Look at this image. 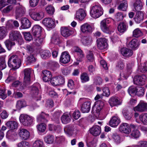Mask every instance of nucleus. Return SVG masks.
I'll use <instances>...</instances> for the list:
<instances>
[{"mask_svg": "<svg viewBox=\"0 0 147 147\" xmlns=\"http://www.w3.org/2000/svg\"><path fill=\"white\" fill-rule=\"evenodd\" d=\"M24 82L26 84H29L30 78V69L27 68L25 69L24 70Z\"/></svg>", "mask_w": 147, "mask_h": 147, "instance_id": "obj_27", "label": "nucleus"}, {"mask_svg": "<svg viewBox=\"0 0 147 147\" xmlns=\"http://www.w3.org/2000/svg\"><path fill=\"white\" fill-rule=\"evenodd\" d=\"M70 57L68 53L66 51L63 52L60 56V62L63 63H68L70 60Z\"/></svg>", "mask_w": 147, "mask_h": 147, "instance_id": "obj_19", "label": "nucleus"}, {"mask_svg": "<svg viewBox=\"0 0 147 147\" xmlns=\"http://www.w3.org/2000/svg\"><path fill=\"white\" fill-rule=\"evenodd\" d=\"M42 29V28L38 25H34L32 29V34L34 36H40Z\"/></svg>", "mask_w": 147, "mask_h": 147, "instance_id": "obj_17", "label": "nucleus"}, {"mask_svg": "<svg viewBox=\"0 0 147 147\" xmlns=\"http://www.w3.org/2000/svg\"><path fill=\"white\" fill-rule=\"evenodd\" d=\"M17 6L16 7L15 11V17L16 19L23 16L25 13V9L20 3H17L16 4Z\"/></svg>", "mask_w": 147, "mask_h": 147, "instance_id": "obj_8", "label": "nucleus"}, {"mask_svg": "<svg viewBox=\"0 0 147 147\" xmlns=\"http://www.w3.org/2000/svg\"><path fill=\"white\" fill-rule=\"evenodd\" d=\"M34 43L37 46H40L42 45L43 38L40 36H34Z\"/></svg>", "mask_w": 147, "mask_h": 147, "instance_id": "obj_47", "label": "nucleus"}, {"mask_svg": "<svg viewBox=\"0 0 147 147\" xmlns=\"http://www.w3.org/2000/svg\"><path fill=\"white\" fill-rule=\"evenodd\" d=\"M61 34L62 36L65 37H67L72 34V31L68 28L62 27L61 28Z\"/></svg>", "mask_w": 147, "mask_h": 147, "instance_id": "obj_25", "label": "nucleus"}, {"mask_svg": "<svg viewBox=\"0 0 147 147\" xmlns=\"http://www.w3.org/2000/svg\"><path fill=\"white\" fill-rule=\"evenodd\" d=\"M129 46L132 49L137 48L139 45L137 40L135 38L133 39L129 43Z\"/></svg>", "mask_w": 147, "mask_h": 147, "instance_id": "obj_42", "label": "nucleus"}, {"mask_svg": "<svg viewBox=\"0 0 147 147\" xmlns=\"http://www.w3.org/2000/svg\"><path fill=\"white\" fill-rule=\"evenodd\" d=\"M104 105L103 101L98 100L96 101L95 105L92 108V112L95 117L98 118L99 117L104 119L106 117L107 113L103 111H101Z\"/></svg>", "mask_w": 147, "mask_h": 147, "instance_id": "obj_1", "label": "nucleus"}, {"mask_svg": "<svg viewBox=\"0 0 147 147\" xmlns=\"http://www.w3.org/2000/svg\"><path fill=\"white\" fill-rule=\"evenodd\" d=\"M86 16V14L84 10L82 9H80L76 12L75 17L80 20H82Z\"/></svg>", "mask_w": 147, "mask_h": 147, "instance_id": "obj_30", "label": "nucleus"}, {"mask_svg": "<svg viewBox=\"0 0 147 147\" xmlns=\"http://www.w3.org/2000/svg\"><path fill=\"white\" fill-rule=\"evenodd\" d=\"M109 102L111 107L116 106L121 104V102L115 96H112L109 99Z\"/></svg>", "mask_w": 147, "mask_h": 147, "instance_id": "obj_32", "label": "nucleus"}, {"mask_svg": "<svg viewBox=\"0 0 147 147\" xmlns=\"http://www.w3.org/2000/svg\"><path fill=\"white\" fill-rule=\"evenodd\" d=\"M57 86L61 85L64 84L65 83L64 78L61 76L56 77Z\"/></svg>", "mask_w": 147, "mask_h": 147, "instance_id": "obj_58", "label": "nucleus"}, {"mask_svg": "<svg viewBox=\"0 0 147 147\" xmlns=\"http://www.w3.org/2000/svg\"><path fill=\"white\" fill-rule=\"evenodd\" d=\"M40 56L43 59H47L49 58L51 56V53L48 50L43 51L40 52Z\"/></svg>", "mask_w": 147, "mask_h": 147, "instance_id": "obj_38", "label": "nucleus"}, {"mask_svg": "<svg viewBox=\"0 0 147 147\" xmlns=\"http://www.w3.org/2000/svg\"><path fill=\"white\" fill-rule=\"evenodd\" d=\"M128 26L126 23H121L118 26V30L120 32H124L127 29Z\"/></svg>", "mask_w": 147, "mask_h": 147, "instance_id": "obj_37", "label": "nucleus"}, {"mask_svg": "<svg viewBox=\"0 0 147 147\" xmlns=\"http://www.w3.org/2000/svg\"><path fill=\"white\" fill-rule=\"evenodd\" d=\"M13 0H1L0 1V10L9 3H13Z\"/></svg>", "mask_w": 147, "mask_h": 147, "instance_id": "obj_45", "label": "nucleus"}, {"mask_svg": "<svg viewBox=\"0 0 147 147\" xmlns=\"http://www.w3.org/2000/svg\"><path fill=\"white\" fill-rule=\"evenodd\" d=\"M4 43L9 50H10L12 47L15 45V42H14L11 41L9 39L6 40L4 42Z\"/></svg>", "mask_w": 147, "mask_h": 147, "instance_id": "obj_46", "label": "nucleus"}, {"mask_svg": "<svg viewBox=\"0 0 147 147\" xmlns=\"http://www.w3.org/2000/svg\"><path fill=\"white\" fill-rule=\"evenodd\" d=\"M90 133L93 136H96L100 134L101 132V128L98 125L93 126L90 130Z\"/></svg>", "mask_w": 147, "mask_h": 147, "instance_id": "obj_22", "label": "nucleus"}, {"mask_svg": "<svg viewBox=\"0 0 147 147\" xmlns=\"http://www.w3.org/2000/svg\"><path fill=\"white\" fill-rule=\"evenodd\" d=\"M43 77V80L45 82H47L50 80L52 77V75L51 72L47 70H45L42 72Z\"/></svg>", "mask_w": 147, "mask_h": 147, "instance_id": "obj_31", "label": "nucleus"}, {"mask_svg": "<svg viewBox=\"0 0 147 147\" xmlns=\"http://www.w3.org/2000/svg\"><path fill=\"white\" fill-rule=\"evenodd\" d=\"M81 31L84 33H88L92 32V28L87 24H84L81 26Z\"/></svg>", "mask_w": 147, "mask_h": 147, "instance_id": "obj_29", "label": "nucleus"}, {"mask_svg": "<svg viewBox=\"0 0 147 147\" xmlns=\"http://www.w3.org/2000/svg\"><path fill=\"white\" fill-rule=\"evenodd\" d=\"M98 48L100 50L106 49L108 46L107 39L105 38H98L96 40Z\"/></svg>", "mask_w": 147, "mask_h": 147, "instance_id": "obj_11", "label": "nucleus"}, {"mask_svg": "<svg viewBox=\"0 0 147 147\" xmlns=\"http://www.w3.org/2000/svg\"><path fill=\"white\" fill-rule=\"evenodd\" d=\"M123 18V15L121 12H117L115 15V20L117 21H119L122 20Z\"/></svg>", "mask_w": 147, "mask_h": 147, "instance_id": "obj_59", "label": "nucleus"}, {"mask_svg": "<svg viewBox=\"0 0 147 147\" xmlns=\"http://www.w3.org/2000/svg\"><path fill=\"white\" fill-rule=\"evenodd\" d=\"M62 112L61 111H57L55 112L53 115L52 119L53 120H57L59 118Z\"/></svg>", "mask_w": 147, "mask_h": 147, "instance_id": "obj_63", "label": "nucleus"}, {"mask_svg": "<svg viewBox=\"0 0 147 147\" xmlns=\"http://www.w3.org/2000/svg\"><path fill=\"white\" fill-rule=\"evenodd\" d=\"M121 52L123 56L126 57H130L133 54V51L131 50L126 47L121 48Z\"/></svg>", "mask_w": 147, "mask_h": 147, "instance_id": "obj_24", "label": "nucleus"}, {"mask_svg": "<svg viewBox=\"0 0 147 147\" xmlns=\"http://www.w3.org/2000/svg\"><path fill=\"white\" fill-rule=\"evenodd\" d=\"M91 16L94 18H97L101 16L103 13V10L101 6L98 3L93 4L90 8Z\"/></svg>", "mask_w": 147, "mask_h": 147, "instance_id": "obj_3", "label": "nucleus"}, {"mask_svg": "<svg viewBox=\"0 0 147 147\" xmlns=\"http://www.w3.org/2000/svg\"><path fill=\"white\" fill-rule=\"evenodd\" d=\"M6 67L5 58L3 57H0V70L3 69Z\"/></svg>", "mask_w": 147, "mask_h": 147, "instance_id": "obj_57", "label": "nucleus"}, {"mask_svg": "<svg viewBox=\"0 0 147 147\" xmlns=\"http://www.w3.org/2000/svg\"><path fill=\"white\" fill-rule=\"evenodd\" d=\"M122 112L124 117L126 120H129L131 119L133 115L132 113L129 112L126 108H124Z\"/></svg>", "mask_w": 147, "mask_h": 147, "instance_id": "obj_36", "label": "nucleus"}, {"mask_svg": "<svg viewBox=\"0 0 147 147\" xmlns=\"http://www.w3.org/2000/svg\"><path fill=\"white\" fill-rule=\"evenodd\" d=\"M18 134L22 140H26L29 138L30 136L29 132L25 129H19L18 130Z\"/></svg>", "mask_w": 147, "mask_h": 147, "instance_id": "obj_14", "label": "nucleus"}, {"mask_svg": "<svg viewBox=\"0 0 147 147\" xmlns=\"http://www.w3.org/2000/svg\"><path fill=\"white\" fill-rule=\"evenodd\" d=\"M17 146L18 147H29V144L28 142L22 141L18 143Z\"/></svg>", "mask_w": 147, "mask_h": 147, "instance_id": "obj_62", "label": "nucleus"}, {"mask_svg": "<svg viewBox=\"0 0 147 147\" xmlns=\"http://www.w3.org/2000/svg\"><path fill=\"white\" fill-rule=\"evenodd\" d=\"M51 42L55 44H59L60 43L59 36L57 34L54 35L51 39Z\"/></svg>", "mask_w": 147, "mask_h": 147, "instance_id": "obj_49", "label": "nucleus"}, {"mask_svg": "<svg viewBox=\"0 0 147 147\" xmlns=\"http://www.w3.org/2000/svg\"><path fill=\"white\" fill-rule=\"evenodd\" d=\"M21 63V60L17 56L12 55L9 59L8 65L9 67L15 70L20 67Z\"/></svg>", "mask_w": 147, "mask_h": 147, "instance_id": "obj_4", "label": "nucleus"}, {"mask_svg": "<svg viewBox=\"0 0 147 147\" xmlns=\"http://www.w3.org/2000/svg\"><path fill=\"white\" fill-rule=\"evenodd\" d=\"M144 89L142 87H137L136 94L138 96H142L144 94Z\"/></svg>", "mask_w": 147, "mask_h": 147, "instance_id": "obj_53", "label": "nucleus"}, {"mask_svg": "<svg viewBox=\"0 0 147 147\" xmlns=\"http://www.w3.org/2000/svg\"><path fill=\"white\" fill-rule=\"evenodd\" d=\"M6 90V89L4 87L0 88V98L3 100H4L7 97Z\"/></svg>", "mask_w": 147, "mask_h": 147, "instance_id": "obj_54", "label": "nucleus"}, {"mask_svg": "<svg viewBox=\"0 0 147 147\" xmlns=\"http://www.w3.org/2000/svg\"><path fill=\"white\" fill-rule=\"evenodd\" d=\"M144 13L142 11L138 12L134 18L136 22L138 23H140L144 19Z\"/></svg>", "mask_w": 147, "mask_h": 147, "instance_id": "obj_35", "label": "nucleus"}, {"mask_svg": "<svg viewBox=\"0 0 147 147\" xmlns=\"http://www.w3.org/2000/svg\"><path fill=\"white\" fill-rule=\"evenodd\" d=\"M75 127L73 125H69L66 126L64 128L65 132L69 136H72L74 131L76 130Z\"/></svg>", "mask_w": 147, "mask_h": 147, "instance_id": "obj_23", "label": "nucleus"}, {"mask_svg": "<svg viewBox=\"0 0 147 147\" xmlns=\"http://www.w3.org/2000/svg\"><path fill=\"white\" fill-rule=\"evenodd\" d=\"M29 14L31 18L35 21H39L43 17V15L42 13H38L30 11Z\"/></svg>", "mask_w": 147, "mask_h": 147, "instance_id": "obj_18", "label": "nucleus"}, {"mask_svg": "<svg viewBox=\"0 0 147 147\" xmlns=\"http://www.w3.org/2000/svg\"><path fill=\"white\" fill-rule=\"evenodd\" d=\"M71 118L70 115L67 113H64L61 118L62 123L65 124L69 123L71 121Z\"/></svg>", "mask_w": 147, "mask_h": 147, "instance_id": "obj_33", "label": "nucleus"}, {"mask_svg": "<svg viewBox=\"0 0 147 147\" xmlns=\"http://www.w3.org/2000/svg\"><path fill=\"white\" fill-rule=\"evenodd\" d=\"M36 59L33 55H31L27 57L26 61L28 64H31L34 63L36 61Z\"/></svg>", "mask_w": 147, "mask_h": 147, "instance_id": "obj_52", "label": "nucleus"}, {"mask_svg": "<svg viewBox=\"0 0 147 147\" xmlns=\"http://www.w3.org/2000/svg\"><path fill=\"white\" fill-rule=\"evenodd\" d=\"M137 87L131 86L129 87L128 92L129 94L132 96H134L136 94Z\"/></svg>", "mask_w": 147, "mask_h": 147, "instance_id": "obj_44", "label": "nucleus"}, {"mask_svg": "<svg viewBox=\"0 0 147 147\" xmlns=\"http://www.w3.org/2000/svg\"><path fill=\"white\" fill-rule=\"evenodd\" d=\"M42 23L46 27L49 28H53L55 26V21L51 18H45L42 20Z\"/></svg>", "mask_w": 147, "mask_h": 147, "instance_id": "obj_13", "label": "nucleus"}, {"mask_svg": "<svg viewBox=\"0 0 147 147\" xmlns=\"http://www.w3.org/2000/svg\"><path fill=\"white\" fill-rule=\"evenodd\" d=\"M119 131L126 134H129L131 131V129L129 125L127 123H121L119 127Z\"/></svg>", "mask_w": 147, "mask_h": 147, "instance_id": "obj_15", "label": "nucleus"}, {"mask_svg": "<svg viewBox=\"0 0 147 147\" xmlns=\"http://www.w3.org/2000/svg\"><path fill=\"white\" fill-rule=\"evenodd\" d=\"M7 34V30L5 27H0V39L2 40L5 37Z\"/></svg>", "mask_w": 147, "mask_h": 147, "instance_id": "obj_41", "label": "nucleus"}, {"mask_svg": "<svg viewBox=\"0 0 147 147\" xmlns=\"http://www.w3.org/2000/svg\"><path fill=\"white\" fill-rule=\"evenodd\" d=\"M39 86L38 84H33L31 87L30 94L33 97L35 98L36 100H39L41 97L38 95V86Z\"/></svg>", "mask_w": 147, "mask_h": 147, "instance_id": "obj_9", "label": "nucleus"}, {"mask_svg": "<svg viewBox=\"0 0 147 147\" xmlns=\"http://www.w3.org/2000/svg\"><path fill=\"white\" fill-rule=\"evenodd\" d=\"M81 41L84 45H88L92 42V38L90 36H84L82 38Z\"/></svg>", "mask_w": 147, "mask_h": 147, "instance_id": "obj_39", "label": "nucleus"}, {"mask_svg": "<svg viewBox=\"0 0 147 147\" xmlns=\"http://www.w3.org/2000/svg\"><path fill=\"white\" fill-rule=\"evenodd\" d=\"M44 140L46 143L48 144H51L54 141V137L52 135H48L45 137Z\"/></svg>", "mask_w": 147, "mask_h": 147, "instance_id": "obj_50", "label": "nucleus"}, {"mask_svg": "<svg viewBox=\"0 0 147 147\" xmlns=\"http://www.w3.org/2000/svg\"><path fill=\"white\" fill-rule=\"evenodd\" d=\"M49 118V115L46 114L43 112H42L40 114L37 116V122L44 123H41L37 126V129L39 131L41 132L45 131L46 129V126L45 123L47 122V120Z\"/></svg>", "mask_w": 147, "mask_h": 147, "instance_id": "obj_2", "label": "nucleus"}, {"mask_svg": "<svg viewBox=\"0 0 147 147\" xmlns=\"http://www.w3.org/2000/svg\"><path fill=\"white\" fill-rule=\"evenodd\" d=\"M134 111L142 112L147 111V103L140 102L138 105L134 108Z\"/></svg>", "mask_w": 147, "mask_h": 147, "instance_id": "obj_16", "label": "nucleus"}, {"mask_svg": "<svg viewBox=\"0 0 147 147\" xmlns=\"http://www.w3.org/2000/svg\"><path fill=\"white\" fill-rule=\"evenodd\" d=\"M74 51L76 53L77 56L76 58L78 62L82 61L84 57V54L82 50L78 47H75Z\"/></svg>", "mask_w": 147, "mask_h": 147, "instance_id": "obj_20", "label": "nucleus"}, {"mask_svg": "<svg viewBox=\"0 0 147 147\" xmlns=\"http://www.w3.org/2000/svg\"><path fill=\"white\" fill-rule=\"evenodd\" d=\"M21 27L23 29L29 28L31 27V22L26 18H22L21 19Z\"/></svg>", "mask_w": 147, "mask_h": 147, "instance_id": "obj_21", "label": "nucleus"}, {"mask_svg": "<svg viewBox=\"0 0 147 147\" xmlns=\"http://www.w3.org/2000/svg\"><path fill=\"white\" fill-rule=\"evenodd\" d=\"M85 100L84 98H81L80 99V101L84 102L81 106V111L83 113H88L90 109V102L89 101H85Z\"/></svg>", "mask_w": 147, "mask_h": 147, "instance_id": "obj_10", "label": "nucleus"}, {"mask_svg": "<svg viewBox=\"0 0 147 147\" xmlns=\"http://www.w3.org/2000/svg\"><path fill=\"white\" fill-rule=\"evenodd\" d=\"M143 34L139 28L135 29L133 32V36L134 37L138 38Z\"/></svg>", "mask_w": 147, "mask_h": 147, "instance_id": "obj_48", "label": "nucleus"}, {"mask_svg": "<svg viewBox=\"0 0 147 147\" xmlns=\"http://www.w3.org/2000/svg\"><path fill=\"white\" fill-rule=\"evenodd\" d=\"M146 79V76L144 75L136 76L134 79V83L137 85H142L144 84Z\"/></svg>", "mask_w": 147, "mask_h": 147, "instance_id": "obj_12", "label": "nucleus"}, {"mask_svg": "<svg viewBox=\"0 0 147 147\" xmlns=\"http://www.w3.org/2000/svg\"><path fill=\"white\" fill-rule=\"evenodd\" d=\"M6 125L9 129L13 130L16 129L18 127V123L15 121H11L7 122Z\"/></svg>", "mask_w": 147, "mask_h": 147, "instance_id": "obj_28", "label": "nucleus"}, {"mask_svg": "<svg viewBox=\"0 0 147 147\" xmlns=\"http://www.w3.org/2000/svg\"><path fill=\"white\" fill-rule=\"evenodd\" d=\"M128 7L127 2L125 0H123L118 7L119 10L123 11L126 10Z\"/></svg>", "mask_w": 147, "mask_h": 147, "instance_id": "obj_40", "label": "nucleus"}, {"mask_svg": "<svg viewBox=\"0 0 147 147\" xmlns=\"http://www.w3.org/2000/svg\"><path fill=\"white\" fill-rule=\"evenodd\" d=\"M131 135L134 138H137L140 136V133L139 131L137 129L132 131Z\"/></svg>", "mask_w": 147, "mask_h": 147, "instance_id": "obj_61", "label": "nucleus"}, {"mask_svg": "<svg viewBox=\"0 0 147 147\" xmlns=\"http://www.w3.org/2000/svg\"><path fill=\"white\" fill-rule=\"evenodd\" d=\"M120 122V121L119 118L116 116H113L110 121L109 125L111 127H115Z\"/></svg>", "mask_w": 147, "mask_h": 147, "instance_id": "obj_26", "label": "nucleus"}, {"mask_svg": "<svg viewBox=\"0 0 147 147\" xmlns=\"http://www.w3.org/2000/svg\"><path fill=\"white\" fill-rule=\"evenodd\" d=\"M13 5H9L4 8L3 9L2 12L3 13H8L13 9Z\"/></svg>", "mask_w": 147, "mask_h": 147, "instance_id": "obj_60", "label": "nucleus"}, {"mask_svg": "<svg viewBox=\"0 0 147 147\" xmlns=\"http://www.w3.org/2000/svg\"><path fill=\"white\" fill-rule=\"evenodd\" d=\"M20 122L25 126H29L31 125L33 122V118L25 114H21L19 117Z\"/></svg>", "mask_w": 147, "mask_h": 147, "instance_id": "obj_7", "label": "nucleus"}, {"mask_svg": "<svg viewBox=\"0 0 147 147\" xmlns=\"http://www.w3.org/2000/svg\"><path fill=\"white\" fill-rule=\"evenodd\" d=\"M33 147H44L43 142L40 140H36L33 144Z\"/></svg>", "mask_w": 147, "mask_h": 147, "instance_id": "obj_55", "label": "nucleus"}, {"mask_svg": "<svg viewBox=\"0 0 147 147\" xmlns=\"http://www.w3.org/2000/svg\"><path fill=\"white\" fill-rule=\"evenodd\" d=\"M9 38L12 40L17 41L20 45L24 43L22 36L20 32L18 31H11L10 33Z\"/></svg>", "mask_w": 147, "mask_h": 147, "instance_id": "obj_5", "label": "nucleus"}, {"mask_svg": "<svg viewBox=\"0 0 147 147\" xmlns=\"http://www.w3.org/2000/svg\"><path fill=\"white\" fill-rule=\"evenodd\" d=\"M110 22L109 18L104 19L101 21L100 27L101 30L104 33L111 34V27L108 25Z\"/></svg>", "mask_w": 147, "mask_h": 147, "instance_id": "obj_6", "label": "nucleus"}, {"mask_svg": "<svg viewBox=\"0 0 147 147\" xmlns=\"http://www.w3.org/2000/svg\"><path fill=\"white\" fill-rule=\"evenodd\" d=\"M134 11L139 12L142 9V6L140 0H136L134 4Z\"/></svg>", "mask_w": 147, "mask_h": 147, "instance_id": "obj_34", "label": "nucleus"}, {"mask_svg": "<svg viewBox=\"0 0 147 147\" xmlns=\"http://www.w3.org/2000/svg\"><path fill=\"white\" fill-rule=\"evenodd\" d=\"M80 78L82 83L87 82L89 80V78L88 75L86 73H83L82 74Z\"/></svg>", "mask_w": 147, "mask_h": 147, "instance_id": "obj_51", "label": "nucleus"}, {"mask_svg": "<svg viewBox=\"0 0 147 147\" xmlns=\"http://www.w3.org/2000/svg\"><path fill=\"white\" fill-rule=\"evenodd\" d=\"M26 105V101L24 100H19L17 103V107L19 108H21Z\"/></svg>", "mask_w": 147, "mask_h": 147, "instance_id": "obj_64", "label": "nucleus"}, {"mask_svg": "<svg viewBox=\"0 0 147 147\" xmlns=\"http://www.w3.org/2000/svg\"><path fill=\"white\" fill-rule=\"evenodd\" d=\"M45 9L47 13L51 15H53L55 12L54 8L52 5L48 6Z\"/></svg>", "mask_w": 147, "mask_h": 147, "instance_id": "obj_56", "label": "nucleus"}, {"mask_svg": "<svg viewBox=\"0 0 147 147\" xmlns=\"http://www.w3.org/2000/svg\"><path fill=\"white\" fill-rule=\"evenodd\" d=\"M139 119L143 125H147V113L142 114L139 116Z\"/></svg>", "mask_w": 147, "mask_h": 147, "instance_id": "obj_43", "label": "nucleus"}]
</instances>
